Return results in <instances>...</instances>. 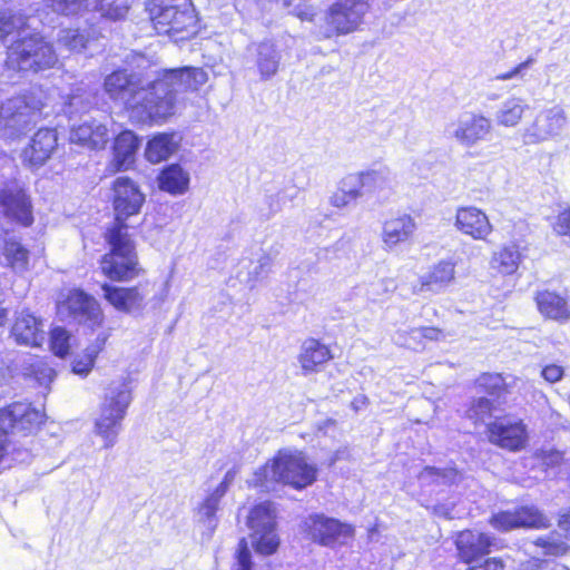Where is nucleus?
<instances>
[{"mask_svg":"<svg viewBox=\"0 0 570 570\" xmlns=\"http://www.w3.org/2000/svg\"><path fill=\"white\" fill-rule=\"evenodd\" d=\"M207 80L202 68L184 67L163 70L156 79L139 85L127 71L118 70L105 79V90L111 99L124 104L134 121L147 124L174 115L177 94L197 90Z\"/></svg>","mask_w":570,"mask_h":570,"instance_id":"f257e3e1","label":"nucleus"},{"mask_svg":"<svg viewBox=\"0 0 570 570\" xmlns=\"http://www.w3.org/2000/svg\"><path fill=\"white\" fill-rule=\"evenodd\" d=\"M317 469L297 450H281L273 460L258 468L248 484L264 492L275 489L278 483L294 489H304L316 480Z\"/></svg>","mask_w":570,"mask_h":570,"instance_id":"f03ea898","label":"nucleus"},{"mask_svg":"<svg viewBox=\"0 0 570 570\" xmlns=\"http://www.w3.org/2000/svg\"><path fill=\"white\" fill-rule=\"evenodd\" d=\"M371 9L370 0H334L323 13L317 38L328 40L361 31Z\"/></svg>","mask_w":570,"mask_h":570,"instance_id":"7ed1b4c3","label":"nucleus"},{"mask_svg":"<svg viewBox=\"0 0 570 570\" xmlns=\"http://www.w3.org/2000/svg\"><path fill=\"white\" fill-rule=\"evenodd\" d=\"M131 400V391L125 380L115 381L107 387L94 428L95 434L102 439L104 448L110 449L117 443Z\"/></svg>","mask_w":570,"mask_h":570,"instance_id":"20e7f679","label":"nucleus"},{"mask_svg":"<svg viewBox=\"0 0 570 570\" xmlns=\"http://www.w3.org/2000/svg\"><path fill=\"white\" fill-rule=\"evenodd\" d=\"M109 252L100 259L102 273L111 281H128L139 273L135 243L121 226H111L105 234Z\"/></svg>","mask_w":570,"mask_h":570,"instance_id":"39448f33","label":"nucleus"},{"mask_svg":"<svg viewBox=\"0 0 570 570\" xmlns=\"http://www.w3.org/2000/svg\"><path fill=\"white\" fill-rule=\"evenodd\" d=\"M147 10L158 33L175 41L187 39L196 32V16L189 0H151Z\"/></svg>","mask_w":570,"mask_h":570,"instance_id":"423d86ee","label":"nucleus"},{"mask_svg":"<svg viewBox=\"0 0 570 570\" xmlns=\"http://www.w3.org/2000/svg\"><path fill=\"white\" fill-rule=\"evenodd\" d=\"M57 61L52 45L38 33H29L27 28L7 49L6 63L12 70L37 72L52 68Z\"/></svg>","mask_w":570,"mask_h":570,"instance_id":"0eeeda50","label":"nucleus"},{"mask_svg":"<svg viewBox=\"0 0 570 570\" xmlns=\"http://www.w3.org/2000/svg\"><path fill=\"white\" fill-rule=\"evenodd\" d=\"M58 313L91 330L100 327L105 320L98 302L81 289L70 291L66 299L58 304Z\"/></svg>","mask_w":570,"mask_h":570,"instance_id":"6e6552de","label":"nucleus"},{"mask_svg":"<svg viewBox=\"0 0 570 570\" xmlns=\"http://www.w3.org/2000/svg\"><path fill=\"white\" fill-rule=\"evenodd\" d=\"M42 104L32 95L17 96L0 107V125L16 131H22L40 119Z\"/></svg>","mask_w":570,"mask_h":570,"instance_id":"1a4fd4ad","label":"nucleus"},{"mask_svg":"<svg viewBox=\"0 0 570 570\" xmlns=\"http://www.w3.org/2000/svg\"><path fill=\"white\" fill-rule=\"evenodd\" d=\"M492 130L491 119L481 114L465 112L446 126L445 134L461 146L471 148L487 140Z\"/></svg>","mask_w":570,"mask_h":570,"instance_id":"9d476101","label":"nucleus"},{"mask_svg":"<svg viewBox=\"0 0 570 570\" xmlns=\"http://www.w3.org/2000/svg\"><path fill=\"white\" fill-rule=\"evenodd\" d=\"M52 11L62 16H75L82 11H97L101 17L120 20L126 17L128 6L119 0H46Z\"/></svg>","mask_w":570,"mask_h":570,"instance_id":"9b49d317","label":"nucleus"},{"mask_svg":"<svg viewBox=\"0 0 570 570\" xmlns=\"http://www.w3.org/2000/svg\"><path fill=\"white\" fill-rule=\"evenodd\" d=\"M144 203L145 195L139 187L127 177H118L114 183L115 222L112 226H121L128 232L126 219L137 215Z\"/></svg>","mask_w":570,"mask_h":570,"instance_id":"f8f14e48","label":"nucleus"},{"mask_svg":"<svg viewBox=\"0 0 570 570\" xmlns=\"http://www.w3.org/2000/svg\"><path fill=\"white\" fill-rule=\"evenodd\" d=\"M567 122L564 110L553 106L541 110L524 129L523 141L529 145L540 144L559 136Z\"/></svg>","mask_w":570,"mask_h":570,"instance_id":"ddd939ff","label":"nucleus"},{"mask_svg":"<svg viewBox=\"0 0 570 570\" xmlns=\"http://www.w3.org/2000/svg\"><path fill=\"white\" fill-rule=\"evenodd\" d=\"M305 529L313 541L326 547L345 544L354 534L352 525L320 514L311 515Z\"/></svg>","mask_w":570,"mask_h":570,"instance_id":"4468645a","label":"nucleus"},{"mask_svg":"<svg viewBox=\"0 0 570 570\" xmlns=\"http://www.w3.org/2000/svg\"><path fill=\"white\" fill-rule=\"evenodd\" d=\"M490 524L499 531H511L518 528H548L549 519L535 507H521L513 511L495 513L490 519Z\"/></svg>","mask_w":570,"mask_h":570,"instance_id":"2eb2a0df","label":"nucleus"},{"mask_svg":"<svg viewBox=\"0 0 570 570\" xmlns=\"http://www.w3.org/2000/svg\"><path fill=\"white\" fill-rule=\"evenodd\" d=\"M0 206L10 219L23 226L32 224L31 202L20 183L10 181L0 190Z\"/></svg>","mask_w":570,"mask_h":570,"instance_id":"dca6fc26","label":"nucleus"},{"mask_svg":"<svg viewBox=\"0 0 570 570\" xmlns=\"http://www.w3.org/2000/svg\"><path fill=\"white\" fill-rule=\"evenodd\" d=\"M494 541V537L488 533L472 530L461 531L455 539L458 557L462 562L471 564L479 558L490 553Z\"/></svg>","mask_w":570,"mask_h":570,"instance_id":"f3484780","label":"nucleus"},{"mask_svg":"<svg viewBox=\"0 0 570 570\" xmlns=\"http://www.w3.org/2000/svg\"><path fill=\"white\" fill-rule=\"evenodd\" d=\"M57 147V134L52 129H39L29 145L22 150L21 158L30 168L41 167Z\"/></svg>","mask_w":570,"mask_h":570,"instance_id":"a211bd4d","label":"nucleus"},{"mask_svg":"<svg viewBox=\"0 0 570 570\" xmlns=\"http://www.w3.org/2000/svg\"><path fill=\"white\" fill-rule=\"evenodd\" d=\"M455 266L456 263L451 258L439 261L420 277L415 293H443L455 281Z\"/></svg>","mask_w":570,"mask_h":570,"instance_id":"6ab92c4d","label":"nucleus"},{"mask_svg":"<svg viewBox=\"0 0 570 570\" xmlns=\"http://www.w3.org/2000/svg\"><path fill=\"white\" fill-rule=\"evenodd\" d=\"M11 335L18 344L26 346H40L46 338L42 321L27 309L17 313Z\"/></svg>","mask_w":570,"mask_h":570,"instance_id":"aec40b11","label":"nucleus"},{"mask_svg":"<svg viewBox=\"0 0 570 570\" xmlns=\"http://www.w3.org/2000/svg\"><path fill=\"white\" fill-rule=\"evenodd\" d=\"M454 226L474 240H485L492 233V225L487 214L473 206L461 207L456 210Z\"/></svg>","mask_w":570,"mask_h":570,"instance_id":"412c9836","label":"nucleus"},{"mask_svg":"<svg viewBox=\"0 0 570 570\" xmlns=\"http://www.w3.org/2000/svg\"><path fill=\"white\" fill-rule=\"evenodd\" d=\"M490 441L501 448L518 451L527 442L525 426L522 422L499 421L489 425Z\"/></svg>","mask_w":570,"mask_h":570,"instance_id":"4be33fe9","label":"nucleus"},{"mask_svg":"<svg viewBox=\"0 0 570 570\" xmlns=\"http://www.w3.org/2000/svg\"><path fill=\"white\" fill-rule=\"evenodd\" d=\"M70 141L88 149H102L109 141V132L106 125L90 119L79 126H72Z\"/></svg>","mask_w":570,"mask_h":570,"instance_id":"5701e85b","label":"nucleus"},{"mask_svg":"<svg viewBox=\"0 0 570 570\" xmlns=\"http://www.w3.org/2000/svg\"><path fill=\"white\" fill-rule=\"evenodd\" d=\"M535 303L543 317L561 324L570 321V301L558 293L547 289L538 292Z\"/></svg>","mask_w":570,"mask_h":570,"instance_id":"b1692460","label":"nucleus"},{"mask_svg":"<svg viewBox=\"0 0 570 570\" xmlns=\"http://www.w3.org/2000/svg\"><path fill=\"white\" fill-rule=\"evenodd\" d=\"M262 80L274 77L279 68L281 52L272 41L255 43L249 48Z\"/></svg>","mask_w":570,"mask_h":570,"instance_id":"393cba45","label":"nucleus"},{"mask_svg":"<svg viewBox=\"0 0 570 570\" xmlns=\"http://www.w3.org/2000/svg\"><path fill=\"white\" fill-rule=\"evenodd\" d=\"M416 228L410 215H401L386 220L383 225L382 240L386 249L392 250L397 245L407 242Z\"/></svg>","mask_w":570,"mask_h":570,"instance_id":"a878e982","label":"nucleus"},{"mask_svg":"<svg viewBox=\"0 0 570 570\" xmlns=\"http://www.w3.org/2000/svg\"><path fill=\"white\" fill-rule=\"evenodd\" d=\"M330 348L315 338L303 342L298 354V362L305 375L318 372L332 358Z\"/></svg>","mask_w":570,"mask_h":570,"instance_id":"bb28decb","label":"nucleus"},{"mask_svg":"<svg viewBox=\"0 0 570 570\" xmlns=\"http://www.w3.org/2000/svg\"><path fill=\"white\" fill-rule=\"evenodd\" d=\"M101 288L105 298L119 312L131 313L144 305L145 295L137 287L124 288L104 284Z\"/></svg>","mask_w":570,"mask_h":570,"instance_id":"cd10ccee","label":"nucleus"},{"mask_svg":"<svg viewBox=\"0 0 570 570\" xmlns=\"http://www.w3.org/2000/svg\"><path fill=\"white\" fill-rule=\"evenodd\" d=\"M139 141L130 130L120 132L114 144V159L110 163L111 171L127 169L135 160Z\"/></svg>","mask_w":570,"mask_h":570,"instance_id":"c85d7f7f","label":"nucleus"},{"mask_svg":"<svg viewBox=\"0 0 570 570\" xmlns=\"http://www.w3.org/2000/svg\"><path fill=\"white\" fill-rule=\"evenodd\" d=\"M528 105L520 97H509L503 100L494 112L495 124L500 127L512 128L520 124Z\"/></svg>","mask_w":570,"mask_h":570,"instance_id":"c756f323","label":"nucleus"},{"mask_svg":"<svg viewBox=\"0 0 570 570\" xmlns=\"http://www.w3.org/2000/svg\"><path fill=\"white\" fill-rule=\"evenodd\" d=\"M178 147L175 134H158L154 136L147 144L146 158L154 164L166 160L171 156Z\"/></svg>","mask_w":570,"mask_h":570,"instance_id":"7c9ffc66","label":"nucleus"},{"mask_svg":"<svg viewBox=\"0 0 570 570\" xmlns=\"http://www.w3.org/2000/svg\"><path fill=\"white\" fill-rule=\"evenodd\" d=\"M189 174L179 165L166 167L159 176V187L173 195H181L188 189Z\"/></svg>","mask_w":570,"mask_h":570,"instance_id":"2f4dec72","label":"nucleus"},{"mask_svg":"<svg viewBox=\"0 0 570 570\" xmlns=\"http://www.w3.org/2000/svg\"><path fill=\"white\" fill-rule=\"evenodd\" d=\"M224 497L212 491L196 508L195 518L209 533H213L217 527V511Z\"/></svg>","mask_w":570,"mask_h":570,"instance_id":"473e14b6","label":"nucleus"},{"mask_svg":"<svg viewBox=\"0 0 570 570\" xmlns=\"http://www.w3.org/2000/svg\"><path fill=\"white\" fill-rule=\"evenodd\" d=\"M521 259L519 246L511 243L494 253L491 266L503 275H511L518 269Z\"/></svg>","mask_w":570,"mask_h":570,"instance_id":"72a5a7b5","label":"nucleus"},{"mask_svg":"<svg viewBox=\"0 0 570 570\" xmlns=\"http://www.w3.org/2000/svg\"><path fill=\"white\" fill-rule=\"evenodd\" d=\"M97 40L96 32L90 29H68L61 31L58 42L71 52L88 49Z\"/></svg>","mask_w":570,"mask_h":570,"instance_id":"f704fd0d","label":"nucleus"},{"mask_svg":"<svg viewBox=\"0 0 570 570\" xmlns=\"http://www.w3.org/2000/svg\"><path fill=\"white\" fill-rule=\"evenodd\" d=\"M276 510L273 503L263 502L255 505L247 519V525L254 531L276 529Z\"/></svg>","mask_w":570,"mask_h":570,"instance_id":"c9c22d12","label":"nucleus"},{"mask_svg":"<svg viewBox=\"0 0 570 570\" xmlns=\"http://www.w3.org/2000/svg\"><path fill=\"white\" fill-rule=\"evenodd\" d=\"M106 343L105 335H98L94 343H91L83 351L82 354L77 355L72 361V372L75 374L87 376L94 367L95 360L101 352Z\"/></svg>","mask_w":570,"mask_h":570,"instance_id":"e433bc0d","label":"nucleus"},{"mask_svg":"<svg viewBox=\"0 0 570 570\" xmlns=\"http://www.w3.org/2000/svg\"><path fill=\"white\" fill-rule=\"evenodd\" d=\"M364 194L375 193L385 188L390 183V169L385 166L358 171Z\"/></svg>","mask_w":570,"mask_h":570,"instance_id":"4c0bfd02","label":"nucleus"},{"mask_svg":"<svg viewBox=\"0 0 570 570\" xmlns=\"http://www.w3.org/2000/svg\"><path fill=\"white\" fill-rule=\"evenodd\" d=\"M4 257L16 273H24L29 268V252L19 242L9 239L4 246Z\"/></svg>","mask_w":570,"mask_h":570,"instance_id":"58836bf2","label":"nucleus"},{"mask_svg":"<svg viewBox=\"0 0 570 570\" xmlns=\"http://www.w3.org/2000/svg\"><path fill=\"white\" fill-rule=\"evenodd\" d=\"M27 22L21 14H13L9 10H0V40L17 35L19 38L26 32Z\"/></svg>","mask_w":570,"mask_h":570,"instance_id":"ea45409f","label":"nucleus"},{"mask_svg":"<svg viewBox=\"0 0 570 570\" xmlns=\"http://www.w3.org/2000/svg\"><path fill=\"white\" fill-rule=\"evenodd\" d=\"M252 544L257 553L269 556L276 552L279 546V538L276 529L254 531L250 533Z\"/></svg>","mask_w":570,"mask_h":570,"instance_id":"a19ab883","label":"nucleus"},{"mask_svg":"<svg viewBox=\"0 0 570 570\" xmlns=\"http://www.w3.org/2000/svg\"><path fill=\"white\" fill-rule=\"evenodd\" d=\"M95 97L86 89L79 87L70 96L65 105L63 111L69 117L76 114L88 111L94 105Z\"/></svg>","mask_w":570,"mask_h":570,"instance_id":"79ce46f5","label":"nucleus"},{"mask_svg":"<svg viewBox=\"0 0 570 570\" xmlns=\"http://www.w3.org/2000/svg\"><path fill=\"white\" fill-rule=\"evenodd\" d=\"M534 544L542 549L543 556H562L567 551V544L561 535L557 532H551L535 539Z\"/></svg>","mask_w":570,"mask_h":570,"instance_id":"37998d69","label":"nucleus"},{"mask_svg":"<svg viewBox=\"0 0 570 570\" xmlns=\"http://www.w3.org/2000/svg\"><path fill=\"white\" fill-rule=\"evenodd\" d=\"M419 478L423 483L435 482L439 484H450L456 481L458 472L455 469L452 468L441 470L432 466H426L420 473Z\"/></svg>","mask_w":570,"mask_h":570,"instance_id":"c03bdc74","label":"nucleus"},{"mask_svg":"<svg viewBox=\"0 0 570 570\" xmlns=\"http://www.w3.org/2000/svg\"><path fill=\"white\" fill-rule=\"evenodd\" d=\"M493 406L490 400L485 397H478L472 400L466 416L474 423H484L492 416Z\"/></svg>","mask_w":570,"mask_h":570,"instance_id":"a18cd8bd","label":"nucleus"},{"mask_svg":"<svg viewBox=\"0 0 570 570\" xmlns=\"http://www.w3.org/2000/svg\"><path fill=\"white\" fill-rule=\"evenodd\" d=\"M71 335L63 327L57 326L50 332V345L52 352L60 357H65L70 348Z\"/></svg>","mask_w":570,"mask_h":570,"instance_id":"49530a36","label":"nucleus"},{"mask_svg":"<svg viewBox=\"0 0 570 570\" xmlns=\"http://www.w3.org/2000/svg\"><path fill=\"white\" fill-rule=\"evenodd\" d=\"M393 340L401 346L413 350L424 348L420 327L399 330L395 332Z\"/></svg>","mask_w":570,"mask_h":570,"instance_id":"de8ad7c7","label":"nucleus"},{"mask_svg":"<svg viewBox=\"0 0 570 570\" xmlns=\"http://www.w3.org/2000/svg\"><path fill=\"white\" fill-rule=\"evenodd\" d=\"M478 386L484 389L490 394H499L504 387V379L499 373H484L478 381Z\"/></svg>","mask_w":570,"mask_h":570,"instance_id":"09e8293b","label":"nucleus"},{"mask_svg":"<svg viewBox=\"0 0 570 570\" xmlns=\"http://www.w3.org/2000/svg\"><path fill=\"white\" fill-rule=\"evenodd\" d=\"M338 187L344 189L350 197H354L356 200L364 195L360 173L346 175L340 181Z\"/></svg>","mask_w":570,"mask_h":570,"instance_id":"8fccbe9b","label":"nucleus"},{"mask_svg":"<svg viewBox=\"0 0 570 570\" xmlns=\"http://www.w3.org/2000/svg\"><path fill=\"white\" fill-rule=\"evenodd\" d=\"M272 265L271 257L264 255L258 258V261L254 264L253 268L248 272V282H257L265 277Z\"/></svg>","mask_w":570,"mask_h":570,"instance_id":"3c124183","label":"nucleus"},{"mask_svg":"<svg viewBox=\"0 0 570 570\" xmlns=\"http://www.w3.org/2000/svg\"><path fill=\"white\" fill-rule=\"evenodd\" d=\"M390 282L387 279H379L368 284L366 288V297L371 302H377L381 296L390 293L389 288Z\"/></svg>","mask_w":570,"mask_h":570,"instance_id":"603ef678","label":"nucleus"},{"mask_svg":"<svg viewBox=\"0 0 570 570\" xmlns=\"http://www.w3.org/2000/svg\"><path fill=\"white\" fill-rule=\"evenodd\" d=\"M236 560L237 562L235 570H250V551L245 539H242L238 543Z\"/></svg>","mask_w":570,"mask_h":570,"instance_id":"864d4df0","label":"nucleus"},{"mask_svg":"<svg viewBox=\"0 0 570 570\" xmlns=\"http://www.w3.org/2000/svg\"><path fill=\"white\" fill-rule=\"evenodd\" d=\"M563 375L564 368L559 364L550 363L542 366L541 376L549 383H557L561 381Z\"/></svg>","mask_w":570,"mask_h":570,"instance_id":"5fc2aeb1","label":"nucleus"},{"mask_svg":"<svg viewBox=\"0 0 570 570\" xmlns=\"http://www.w3.org/2000/svg\"><path fill=\"white\" fill-rule=\"evenodd\" d=\"M535 62V59L533 57H529L525 61L519 63L517 67L511 69L508 72H503L497 76L498 80H510L515 77H523L524 71L530 68Z\"/></svg>","mask_w":570,"mask_h":570,"instance_id":"6e6d98bb","label":"nucleus"},{"mask_svg":"<svg viewBox=\"0 0 570 570\" xmlns=\"http://www.w3.org/2000/svg\"><path fill=\"white\" fill-rule=\"evenodd\" d=\"M264 205H266L267 208L261 207L259 212H261V215L265 218H271L272 216H274L276 213H278L281 210V204H279V199H278L277 195L265 196Z\"/></svg>","mask_w":570,"mask_h":570,"instance_id":"4d7b16f0","label":"nucleus"},{"mask_svg":"<svg viewBox=\"0 0 570 570\" xmlns=\"http://www.w3.org/2000/svg\"><path fill=\"white\" fill-rule=\"evenodd\" d=\"M33 373L40 385H48L55 377V371L41 362L37 364Z\"/></svg>","mask_w":570,"mask_h":570,"instance_id":"13d9d810","label":"nucleus"},{"mask_svg":"<svg viewBox=\"0 0 570 570\" xmlns=\"http://www.w3.org/2000/svg\"><path fill=\"white\" fill-rule=\"evenodd\" d=\"M354 202H356V199L354 197H350L347 193L340 187L330 197V204L336 208H345Z\"/></svg>","mask_w":570,"mask_h":570,"instance_id":"bf43d9fd","label":"nucleus"},{"mask_svg":"<svg viewBox=\"0 0 570 570\" xmlns=\"http://www.w3.org/2000/svg\"><path fill=\"white\" fill-rule=\"evenodd\" d=\"M238 474V468L234 466L229 469L225 475L223 481L213 490L218 493V495L224 497L228 491L229 487L233 484L236 475Z\"/></svg>","mask_w":570,"mask_h":570,"instance_id":"052dcab7","label":"nucleus"},{"mask_svg":"<svg viewBox=\"0 0 570 570\" xmlns=\"http://www.w3.org/2000/svg\"><path fill=\"white\" fill-rule=\"evenodd\" d=\"M554 230L560 235L570 236V209L558 215L554 223Z\"/></svg>","mask_w":570,"mask_h":570,"instance_id":"680f3d73","label":"nucleus"},{"mask_svg":"<svg viewBox=\"0 0 570 570\" xmlns=\"http://www.w3.org/2000/svg\"><path fill=\"white\" fill-rule=\"evenodd\" d=\"M422 334L423 346H425V341H440L444 338L443 332L433 326H422L420 327Z\"/></svg>","mask_w":570,"mask_h":570,"instance_id":"e2e57ef3","label":"nucleus"},{"mask_svg":"<svg viewBox=\"0 0 570 570\" xmlns=\"http://www.w3.org/2000/svg\"><path fill=\"white\" fill-rule=\"evenodd\" d=\"M469 570H504V564L501 559L488 558L483 563L472 566Z\"/></svg>","mask_w":570,"mask_h":570,"instance_id":"0e129e2a","label":"nucleus"},{"mask_svg":"<svg viewBox=\"0 0 570 570\" xmlns=\"http://www.w3.org/2000/svg\"><path fill=\"white\" fill-rule=\"evenodd\" d=\"M368 405V399L364 394L356 395L351 402V407L355 411H362Z\"/></svg>","mask_w":570,"mask_h":570,"instance_id":"69168bd1","label":"nucleus"},{"mask_svg":"<svg viewBox=\"0 0 570 570\" xmlns=\"http://www.w3.org/2000/svg\"><path fill=\"white\" fill-rule=\"evenodd\" d=\"M559 528L566 533V538L570 539V511L561 515L559 520Z\"/></svg>","mask_w":570,"mask_h":570,"instance_id":"338daca9","label":"nucleus"},{"mask_svg":"<svg viewBox=\"0 0 570 570\" xmlns=\"http://www.w3.org/2000/svg\"><path fill=\"white\" fill-rule=\"evenodd\" d=\"M296 14H297V17H298L299 19H302V20H308V21H311V20H312V17H313V14H312V13H309V12H307V11H302V10H301V11H298Z\"/></svg>","mask_w":570,"mask_h":570,"instance_id":"774afa93","label":"nucleus"}]
</instances>
